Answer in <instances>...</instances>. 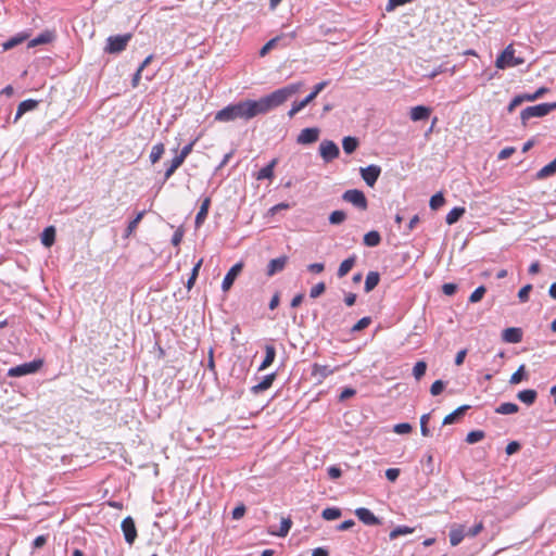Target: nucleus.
Segmentation results:
<instances>
[{"label": "nucleus", "instance_id": "obj_9", "mask_svg": "<svg viewBox=\"0 0 556 556\" xmlns=\"http://www.w3.org/2000/svg\"><path fill=\"white\" fill-rule=\"evenodd\" d=\"M319 153L324 161L328 163L339 156L340 150L333 141L324 140L319 146Z\"/></svg>", "mask_w": 556, "mask_h": 556}, {"label": "nucleus", "instance_id": "obj_43", "mask_svg": "<svg viewBox=\"0 0 556 556\" xmlns=\"http://www.w3.org/2000/svg\"><path fill=\"white\" fill-rule=\"evenodd\" d=\"M526 367L525 365H520L519 368L511 375L509 379L510 384H518L523 379H526Z\"/></svg>", "mask_w": 556, "mask_h": 556}, {"label": "nucleus", "instance_id": "obj_49", "mask_svg": "<svg viewBox=\"0 0 556 556\" xmlns=\"http://www.w3.org/2000/svg\"><path fill=\"white\" fill-rule=\"evenodd\" d=\"M485 291H486L485 287H483V286L478 287V288H477V289H476V290L470 294V296H469V302H471V303H477V302H479V301L483 298V295L485 294Z\"/></svg>", "mask_w": 556, "mask_h": 556}, {"label": "nucleus", "instance_id": "obj_55", "mask_svg": "<svg viewBox=\"0 0 556 556\" xmlns=\"http://www.w3.org/2000/svg\"><path fill=\"white\" fill-rule=\"evenodd\" d=\"M412 426L407 422L397 424L394 426L393 431L397 434H406L412 431Z\"/></svg>", "mask_w": 556, "mask_h": 556}, {"label": "nucleus", "instance_id": "obj_8", "mask_svg": "<svg viewBox=\"0 0 556 556\" xmlns=\"http://www.w3.org/2000/svg\"><path fill=\"white\" fill-rule=\"evenodd\" d=\"M130 39V34L111 36L108 38V46L105 47V51L109 53H119L126 49Z\"/></svg>", "mask_w": 556, "mask_h": 556}, {"label": "nucleus", "instance_id": "obj_61", "mask_svg": "<svg viewBox=\"0 0 556 556\" xmlns=\"http://www.w3.org/2000/svg\"><path fill=\"white\" fill-rule=\"evenodd\" d=\"M231 514H232L233 519H236V520L241 519L245 514V506L243 504H241V505L235 507Z\"/></svg>", "mask_w": 556, "mask_h": 556}, {"label": "nucleus", "instance_id": "obj_26", "mask_svg": "<svg viewBox=\"0 0 556 556\" xmlns=\"http://www.w3.org/2000/svg\"><path fill=\"white\" fill-rule=\"evenodd\" d=\"M380 281V275L378 271H369L366 276L364 290L366 293L372 291Z\"/></svg>", "mask_w": 556, "mask_h": 556}, {"label": "nucleus", "instance_id": "obj_36", "mask_svg": "<svg viewBox=\"0 0 556 556\" xmlns=\"http://www.w3.org/2000/svg\"><path fill=\"white\" fill-rule=\"evenodd\" d=\"M184 163V161L178 157L177 155L170 161V164L169 166L166 168L165 170V174H164V181H166L167 179H169L173 174L176 172V169L181 166V164Z\"/></svg>", "mask_w": 556, "mask_h": 556}, {"label": "nucleus", "instance_id": "obj_18", "mask_svg": "<svg viewBox=\"0 0 556 556\" xmlns=\"http://www.w3.org/2000/svg\"><path fill=\"white\" fill-rule=\"evenodd\" d=\"M275 379H276L275 372L265 376L261 382H258L257 384H255L251 388L252 393L258 394V393L269 389L271 387L273 382L275 381Z\"/></svg>", "mask_w": 556, "mask_h": 556}, {"label": "nucleus", "instance_id": "obj_30", "mask_svg": "<svg viewBox=\"0 0 556 556\" xmlns=\"http://www.w3.org/2000/svg\"><path fill=\"white\" fill-rule=\"evenodd\" d=\"M52 39H53V34L51 31H45V33L38 35L36 38L31 39L28 42V47L33 48V47H36L39 45H46V43L51 42Z\"/></svg>", "mask_w": 556, "mask_h": 556}, {"label": "nucleus", "instance_id": "obj_63", "mask_svg": "<svg viewBox=\"0 0 556 556\" xmlns=\"http://www.w3.org/2000/svg\"><path fill=\"white\" fill-rule=\"evenodd\" d=\"M442 291L445 295H453L457 291V286L455 283H444Z\"/></svg>", "mask_w": 556, "mask_h": 556}, {"label": "nucleus", "instance_id": "obj_48", "mask_svg": "<svg viewBox=\"0 0 556 556\" xmlns=\"http://www.w3.org/2000/svg\"><path fill=\"white\" fill-rule=\"evenodd\" d=\"M429 420H430V414H424L420 417V432L424 437H429L431 434L430 430L428 428Z\"/></svg>", "mask_w": 556, "mask_h": 556}, {"label": "nucleus", "instance_id": "obj_62", "mask_svg": "<svg viewBox=\"0 0 556 556\" xmlns=\"http://www.w3.org/2000/svg\"><path fill=\"white\" fill-rule=\"evenodd\" d=\"M514 153H515V148L507 147V148H504L503 150H501V152L497 155V159L498 160H506L509 156H511Z\"/></svg>", "mask_w": 556, "mask_h": 556}, {"label": "nucleus", "instance_id": "obj_44", "mask_svg": "<svg viewBox=\"0 0 556 556\" xmlns=\"http://www.w3.org/2000/svg\"><path fill=\"white\" fill-rule=\"evenodd\" d=\"M484 432L482 430H473L470 431L466 437V442L469 444H475L481 441L484 438Z\"/></svg>", "mask_w": 556, "mask_h": 556}, {"label": "nucleus", "instance_id": "obj_12", "mask_svg": "<svg viewBox=\"0 0 556 556\" xmlns=\"http://www.w3.org/2000/svg\"><path fill=\"white\" fill-rule=\"evenodd\" d=\"M319 129L316 127L304 128L296 138L299 144H311L318 140Z\"/></svg>", "mask_w": 556, "mask_h": 556}, {"label": "nucleus", "instance_id": "obj_40", "mask_svg": "<svg viewBox=\"0 0 556 556\" xmlns=\"http://www.w3.org/2000/svg\"><path fill=\"white\" fill-rule=\"evenodd\" d=\"M291 526H292V521L290 518H282L279 530L276 532H273V534L280 536V538H285L289 533Z\"/></svg>", "mask_w": 556, "mask_h": 556}, {"label": "nucleus", "instance_id": "obj_10", "mask_svg": "<svg viewBox=\"0 0 556 556\" xmlns=\"http://www.w3.org/2000/svg\"><path fill=\"white\" fill-rule=\"evenodd\" d=\"M359 173L366 185L374 187L381 174V167L372 164L367 167H361Z\"/></svg>", "mask_w": 556, "mask_h": 556}, {"label": "nucleus", "instance_id": "obj_41", "mask_svg": "<svg viewBox=\"0 0 556 556\" xmlns=\"http://www.w3.org/2000/svg\"><path fill=\"white\" fill-rule=\"evenodd\" d=\"M346 219V214L344 211H341V210H338V211H333L330 215H329V223L331 225H340L342 224L344 220Z\"/></svg>", "mask_w": 556, "mask_h": 556}, {"label": "nucleus", "instance_id": "obj_29", "mask_svg": "<svg viewBox=\"0 0 556 556\" xmlns=\"http://www.w3.org/2000/svg\"><path fill=\"white\" fill-rule=\"evenodd\" d=\"M359 142L356 137L348 136L342 140L343 151L346 154H352L358 147Z\"/></svg>", "mask_w": 556, "mask_h": 556}, {"label": "nucleus", "instance_id": "obj_15", "mask_svg": "<svg viewBox=\"0 0 556 556\" xmlns=\"http://www.w3.org/2000/svg\"><path fill=\"white\" fill-rule=\"evenodd\" d=\"M355 515L362 522L367 526H377L380 523V520L368 508H357L355 510Z\"/></svg>", "mask_w": 556, "mask_h": 556}, {"label": "nucleus", "instance_id": "obj_23", "mask_svg": "<svg viewBox=\"0 0 556 556\" xmlns=\"http://www.w3.org/2000/svg\"><path fill=\"white\" fill-rule=\"evenodd\" d=\"M210 205H211V199L205 198L202 201L200 210L195 216V226L197 227H200L204 223L205 218L207 217Z\"/></svg>", "mask_w": 556, "mask_h": 556}, {"label": "nucleus", "instance_id": "obj_64", "mask_svg": "<svg viewBox=\"0 0 556 556\" xmlns=\"http://www.w3.org/2000/svg\"><path fill=\"white\" fill-rule=\"evenodd\" d=\"M307 269L308 271L311 273H314V274H320L324 271L325 269V264L324 263H313V264H309L307 266Z\"/></svg>", "mask_w": 556, "mask_h": 556}, {"label": "nucleus", "instance_id": "obj_57", "mask_svg": "<svg viewBox=\"0 0 556 556\" xmlns=\"http://www.w3.org/2000/svg\"><path fill=\"white\" fill-rule=\"evenodd\" d=\"M525 100L523 94L522 96H516L510 103L507 106V111L511 113L517 106H519Z\"/></svg>", "mask_w": 556, "mask_h": 556}, {"label": "nucleus", "instance_id": "obj_45", "mask_svg": "<svg viewBox=\"0 0 556 556\" xmlns=\"http://www.w3.org/2000/svg\"><path fill=\"white\" fill-rule=\"evenodd\" d=\"M426 370H427V364L426 362L424 361H419L415 364L414 368H413V375L414 377L419 380L425 374H426Z\"/></svg>", "mask_w": 556, "mask_h": 556}, {"label": "nucleus", "instance_id": "obj_31", "mask_svg": "<svg viewBox=\"0 0 556 556\" xmlns=\"http://www.w3.org/2000/svg\"><path fill=\"white\" fill-rule=\"evenodd\" d=\"M556 173V157L548 163L547 165L543 166L538 173L536 178L538 179H544L547 178Z\"/></svg>", "mask_w": 556, "mask_h": 556}, {"label": "nucleus", "instance_id": "obj_20", "mask_svg": "<svg viewBox=\"0 0 556 556\" xmlns=\"http://www.w3.org/2000/svg\"><path fill=\"white\" fill-rule=\"evenodd\" d=\"M38 104L39 102L33 99L22 101L17 106L14 121L16 122L26 112L35 110L38 106Z\"/></svg>", "mask_w": 556, "mask_h": 556}, {"label": "nucleus", "instance_id": "obj_59", "mask_svg": "<svg viewBox=\"0 0 556 556\" xmlns=\"http://www.w3.org/2000/svg\"><path fill=\"white\" fill-rule=\"evenodd\" d=\"M520 447H521V445L519 442L511 441L507 444L505 452L507 455H513V454L517 453L520 450Z\"/></svg>", "mask_w": 556, "mask_h": 556}, {"label": "nucleus", "instance_id": "obj_24", "mask_svg": "<svg viewBox=\"0 0 556 556\" xmlns=\"http://www.w3.org/2000/svg\"><path fill=\"white\" fill-rule=\"evenodd\" d=\"M356 260H357L356 255H352V256L348 257L346 260H344L338 268V273H337L338 277L343 278L344 276H346L349 274V271L355 265Z\"/></svg>", "mask_w": 556, "mask_h": 556}, {"label": "nucleus", "instance_id": "obj_5", "mask_svg": "<svg viewBox=\"0 0 556 556\" xmlns=\"http://www.w3.org/2000/svg\"><path fill=\"white\" fill-rule=\"evenodd\" d=\"M329 85L328 80H324L314 86L313 91L304 98L300 102H294L292 104L291 110L288 112L289 117H293L298 112L303 110L307 104H309L327 86Z\"/></svg>", "mask_w": 556, "mask_h": 556}, {"label": "nucleus", "instance_id": "obj_46", "mask_svg": "<svg viewBox=\"0 0 556 556\" xmlns=\"http://www.w3.org/2000/svg\"><path fill=\"white\" fill-rule=\"evenodd\" d=\"M445 202V199L441 192L435 193L431 197L429 205L432 210L440 208Z\"/></svg>", "mask_w": 556, "mask_h": 556}, {"label": "nucleus", "instance_id": "obj_21", "mask_svg": "<svg viewBox=\"0 0 556 556\" xmlns=\"http://www.w3.org/2000/svg\"><path fill=\"white\" fill-rule=\"evenodd\" d=\"M276 357V349L271 344L265 345V358L263 359L262 364L258 367V370H265L267 367H269Z\"/></svg>", "mask_w": 556, "mask_h": 556}, {"label": "nucleus", "instance_id": "obj_39", "mask_svg": "<svg viewBox=\"0 0 556 556\" xmlns=\"http://www.w3.org/2000/svg\"><path fill=\"white\" fill-rule=\"evenodd\" d=\"M164 151H165V147L163 143H157V144L153 146L151 153H150L151 163L155 164L156 162H159L160 159L162 157V155L164 154Z\"/></svg>", "mask_w": 556, "mask_h": 556}, {"label": "nucleus", "instance_id": "obj_7", "mask_svg": "<svg viewBox=\"0 0 556 556\" xmlns=\"http://www.w3.org/2000/svg\"><path fill=\"white\" fill-rule=\"evenodd\" d=\"M43 365L42 359H34L29 363H24L22 365L12 367L8 371L9 377H22L30 374L37 372Z\"/></svg>", "mask_w": 556, "mask_h": 556}, {"label": "nucleus", "instance_id": "obj_35", "mask_svg": "<svg viewBox=\"0 0 556 556\" xmlns=\"http://www.w3.org/2000/svg\"><path fill=\"white\" fill-rule=\"evenodd\" d=\"M380 242L381 236L376 230H371L364 236V244L367 247H377Z\"/></svg>", "mask_w": 556, "mask_h": 556}, {"label": "nucleus", "instance_id": "obj_42", "mask_svg": "<svg viewBox=\"0 0 556 556\" xmlns=\"http://www.w3.org/2000/svg\"><path fill=\"white\" fill-rule=\"evenodd\" d=\"M321 516L326 520H336L341 517V510L336 507H328L323 510Z\"/></svg>", "mask_w": 556, "mask_h": 556}, {"label": "nucleus", "instance_id": "obj_37", "mask_svg": "<svg viewBox=\"0 0 556 556\" xmlns=\"http://www.w3.org/2000/svg\"><path fill=\"white\" fill-rule=\"evenodd\" d=\"M414 531H415L414 528H410L407 526H397L390 532L389 536H390V540H395L396 538H399L401 535L412 534Z\"/></svg>", "mask_w": 556, "mask_h": 556}, {"label": "nucleus", "instance_id": "obj_14", "mask_svg": "<svg viewBox=\"0 0 556 556\" xmlns=\"http://www.w3.org/2000/svg\"><path fill=\"white\" fill-rule=\"evenodd\" d=\"M242 268V263H237L228 270L222 283L223 291H228L232 287L237 276L241 273Z\"/></svg>", "mask_w": 556, "mask_h": 556}, {"label": "nucleus", "instance_id": "obj_33", "mask_svg": "<svg viewBox=\"0 0 556 556\" xmlns=\"http://www.w3.org/2000/svg\"><path fill=\"white\" fill-rule=\"evenodd\" d=\"M466 535L464 527L453 528L450 531V542L452 546H457Z\"/></svg>", "mask_w": 556, "mask_h": 556}, {"label": "nucleus", "instance_id": "obj_25", "mask_svg": "<svg viewBox=\"0 0 556 556\" xmlns=\"http://www.w3.org/2000/svg\"><path fill=\"white\" fill-rule=\"evenodd\" d=\"M538 397V393L533 389H527L517 393V399L526 405H532Z\"/></svg>", "mask_w": 556, "mask_h": 556}, {"label": "nucleus", "instance_id": "obj_38", "mask_svg": "<svg viewBox=\"0 0 556 556\" xmlns=\"http://www.w3.org/2000/svg\"><path fill=\"white\" fill-rule=\"evenodd\" d=\"M26 39H27V35H16V36L10 38L9 40H7L2 45L3 50L8 51V50L18 46L20 43L24 42Z\"/></svg>", "mask_w": 556, "mask_h": 556}, {"label": "nucleus", "instance_id": "obj_58", "mask_svg": "<svg viewBox=\"0 0 556 556\" xmlns=\"http://www.w3.org/2000/svg\"><path fill=\"white\" fill-rule=\"evenodd\" d=\"M410 1L412 0H389L386 10L388 12L393 11L397 7L404 5V4H406V3L410 2Z\"/></svg>", "mask_w": 556, "mask_h": 556}, {"label": "nucleus", "instance_id": "obj_6", "mask_svg": "<svg viewBox=\"0 0 556 556\" xmlns=\"http://www.w3.org/2000/svg\"><path fill=\"white\" fill-rule=\"evenodd\" d=\"M342 200L344 202L351 203L353 206L361 211H366L368 208L367 198L362 190L349 189L343 192Z\"/></svg>", "mask_w": 556, "mask_h": 556}, {"label": "nucleus", "instance_id": "obj_3", "mask_svg": "<svg viewBox=\"0 0 556 556\" xmlns=\"http://www.w3.org/2000/svg\"><path fill=\"white\" fill-rule=\"evenodd\" d=\"M526 61L522 56L516 54V50L513 45H508L495 61V66L498 70H505L508 67H515L523 64Z\"/></svg>", "mask_w": 556, "mask_h": 556}, {"label": "nucleus", "instance_id": "obj_22", "mask_svg": "<svg viewBox=\"0 0 556 556\" xmlns=\"http://www.w3.org/2000/svg\"><path fill=\"white\" fill-rule=\"evenodd\" d=\"M431 114V110L424 105H417L410 111V118L415 122L427 119Z\"/></svg>", "mask_w": 556, "mask_h": 556}, {"label": "nucleus", "instance_id": "obj_27", "mask_svg": "<svg viewBox=\"0 0 556 556\" xmlns=\"http://www.w3.org/2000/svg\"><path fill=\"white\" fill-rule=\"evenodd\" d=\"M278 160L274 159L268 165L263 167L256 175L257 180L271 179L274 177V168L277 165Z\"/></svg>", "mask_w": 556, "mask_h": 556}, {"label": "nucleus", "instance_id": "obj_60", "mask_svg": "<svg viewBox=\"0 0 556 556\" xmlns=\"http://www.w3.org/2000/svg\"><path fill=\"white\" fill-rule=\"evenodd\" d=\"M400 476V469L399 468H389L386 471V477L389 481L394 482Z\"/></svg>", "mask_w": 556, "mask_h": 556}, {"label": "nucleus", "instance_id": "obj_28", "mask_svg": "<svg viewBox=\"0 0 556 556\" xmlns=\"http://www.w3.org/2000/svg\"><path fill=\"white\" fill-rule=\"evenodd\" d=\"M55 241V229L53 226L45 228L41 233V242L45 247H51Z\"/></svg>", "mask_w": 556, "mask_h": 556}, {"label": "nucleus", "instance_id": "obj_19", "mask_svg": "<svg viewBox=\"0 0 556 556\" xmlns=\"http://www.w3.org/2000/svg\"><path fill=\"white\" fill-rule=\"evenodd\" d=\"M333 372L332 369L327 365L314 364L312 368V376L316 378L318 382H321L325 378Z\"/></svg>", "mask_w": 556, "mask_h": 556}, {"label": "nucleus", "instance_id": "obj_56", "mask_svg": "<svg viewBox=\"0 0 556 556\" xmlns=\"http://www.w3.org/2000/svg\"><path fill=\"white\" fill-rule=\"evenodd\" d=\"M531 290H532V286L531 285H526V286H523L519 290L518 298H519L520 302H527L528 301L529 293H530Z\"/></svg>", "mask_w": 556, "mask_h": 556}, {"label": "nucleus", "instance_id": "obj_47", "mask_svg": "<svg viewBox=\"0 0 556 556\" xmlns=\"http://www.w3.org/2000/svg\"><path fill=\"white\" fill-rule=\"evenodd\" d=\"M371 324V318L369 316L361 318L351 329L352 332H359L367 328Z\"/></svg>", "mask_w": 556, "mask_h": 556}, {"label": "nucleus", "instance_id": "obj_32", "mask_svg": "<svg viewBox=\"0 0 556 556\" xmlns=\"http://www.w3.org/2000/svg\"><path fill=\"white\" fill-rule=\"evenodd\" d=\"M465 212H466L465 207H460V206L454 207L446 215L445 222L448 225H453L459 220V218L465 214Z\"/></svg>", "mask_w": 556, "mask_h": 556}, {"label": "nucleus", "instance_id": "obj_1", "mask_svg": "<svg viewBox=\"0 0 556 556\" xmlns=\"http://www.w3.org/2000/svg\"><path fill=\"white\" fill-rule=\"evenodd\" d=\"M269 112L264 97L258 100H241L229 104L215 114V121L222 123L233 122L237 119L249 121L257 115Z\"/></svg>", "mask_w": 556, "mask_h": 556}, {"label": "nucleus", "instance_id": "obj_52", "mask_svg": "<svg viewBox=\"0 0 556 556\" xmlns=\"http://www.w3.org/2000/svg\"><path fill=\"white\" fill-rule=\"evenodd\" d=\"M445 388V382L443 380H435L430 387V393L433 396L439 395Z\"/></svg>", "mask_w": 556, "mask_h": 556}, {"label": "nucleus", "instance_id": "obj_16", "mask_svg": "<svg viewBox=\"0 0 556 556\" xmlns=\"http://www.w3.org/2000/svg\"><path fill=\"white\" fill-rule=\"evenodd\" d=\"M502 339L507 343H519L522 340V330L516 327L506 328L502 332Z\"/></svg>", "mask_w": 556, "mask_h": 556}, {"label": "nucleus", "instance_id": "obj_11", "mask_svg": "<svg viewBox=\"0 0 556 556\" xmlns=\"http://www.w3.org/2000/svg\"><path fill=\"white\" fill-rule=\"evenodd\" d=\"M125 541L131 545L137 539V529L131 517H126L121 525Z\"/></svg>", "mask_w": 556, "mask_h": 556}, {"label": "nucleus", "instance_id": "obj_54", "mask_svg": "<svg viewBox=\"0 0 556 556\" xmlns=\"http://www.w3.org/2000/svg\"><path fill=\"white\" fill-rule=\"evenodd\" d=\"M547 91H548V89L546 87H541L534 93H532V94L526 93V94H523V97H525L526 101H535L536 99H539L543 94H545Z\"/></svg>", "mask_w": 556, "mask_h": 556}, {"label": "nucleus", "instance_id": "obj_13", "mask_svg": "<svg viewBox=\"0 0 556 556\" xmlns=\"http://www.w3.org/2000/svg\"><path fill=\"white\" fill-rule=\"evenodd\" d=\"M288 256L281 255L277 258H273L269 261L267 268H266V275L268 277H273L276 274L282 271L288 263Z\"/></svg>", "mask_w": 556, "mask_h": 556}, {"label": "nucleus", "instance_id": "obj_34", "mask_svg": "<svg viewBox=\"0 0 556 556\" xmlns=\"http://www.w3.org/2000/svg\"><path fill=\"white\" fill-rule=\"evenodd\" d=\"M518 410V405L510 402L502 403L495 408V413L501 415L516 414Z\"/></svg>", "mask_w": 556, "mask_h": 556}, {"label": "nucleus", "instance_id": "obj_51", "mask_svg": "<svg viewBox=\"0 0 556 556\" xmlns=\"http://www.w3.org/2000/svg\"><path fill=\"white\" fill-rule=\"evenodd\" d=\"M144 211L139 212L137 216L128 224L126 232L127 235H130L138 226V224L141 222L142 217L144 216Z\"/></svg>", "mask_w": 556, "mask_h": 556}, {"label": "nucleus", "instance_id": "obj_53", "mask_svg": "<svg viewBox=\"0 0 556 556\" xmlns=\"http://www.w3.org/2000/svg\"><path fill=\"white\" fill-rule=\"evenodd\" d=\"M279 41V37H275L267 41L260 50V55L265 56Z\"/></svg>", "mask_w": 556, "mask_h": 556}, {"label": "nucleus", "instance_id": "obj_4", "mask_svg": "<svg viewBox=\"0 0 556 556\" xmlns=\"http://www.w3.org/2000/svg\"><path fill=\"white\" fill-rule=\"evenodd\" d=\"M556 110V102L540 103L533 106H527L521 111L520 118L523 125L532 117H543Z\"/></svg>", "mask_w": 556, "mask_h": 556}, {"label": "nucleus", "instance_id": "obj_2", "mask_svg": "<svg viewBox=\"0 0 556 556\" xmlns=\"http://www.w3.org/2000/svg\"><path fill=\"white\" fill-rule=\"evenodd\" d=\"M302 86V83L290 84L265 96L264 99L268 110L271 111L273 109L285 103L292 94L296 93Z\"/></svg>", "mask_w": 556, "mask_h": 556}, {"label": "nucleus", "instance_id": "obj_50", "mask_svg": "<svg viewBox=\"0 0 556 556\" xmlns=\"http://www.w3.org/2000/svg\"><path fill=\"white\" fill-rule=\"evenodd\" d=\"M326 290V285L325 282H318L317 285H315L311 291H309V296L312 299H316L318 296H320Z\"/></svg>", "mask_w": 556, "mask_h": 556}, {"label": "nucleus", "instance_id": "obj_17", "mask_svg": "<svg viewBox=\"0 0 556 556\" xmlns=\"http://www.w3.org/2000/svg\"><path fill=\"white\" fill-rule=\"evenodd\" d=\"M469 408H470L469 405L459 406L454 412H452L451 414H448L444 417L442 425L446 426V425H452V424L457 422Z\"/></svg>", "mask_w": 556, "mask_h": 556}]
</instances>
